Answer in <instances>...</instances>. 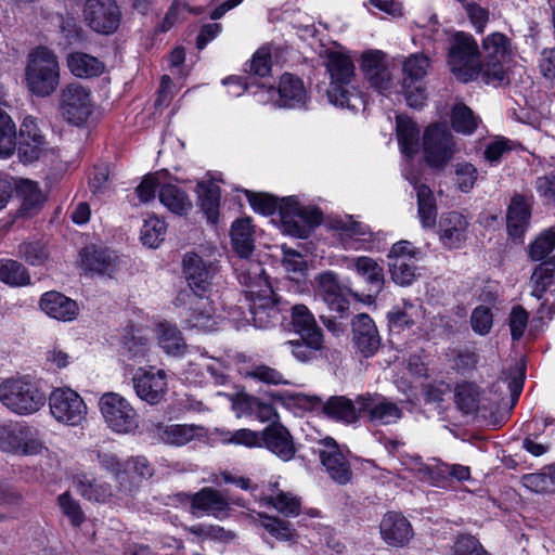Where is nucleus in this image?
<instances>
[{
  "label": "nucleus",
  "mask_w": 555,
  "mask_h": 555,
  "mask_svg": "<svg viewBox=\"0 0 555 555\" xmlns=\"http://www.w3.org/2000/svg\"><path fill=\"white\" fill-rule=\"evenodd\" d=\"M525 380L524 366L520 363L512 365L507 373L501 379V383L506 386L511 393L513 403L517 401L519 395L522 391Z\"/></svg>",
  "instance_id": "63"
},
{
  "label": "nucleus",
  "mask_w": 555,
  "mask_h": 555,
  "mask_svg": "<svg viewBox=\"0 0 555 555\" xmlns=\"http://www.w3.org/2000/svg\"><path fill=\"white\" fill-rule=\"evenodd\" d=\"M83 267L99 274H111L116 268L114 251L98 246H87L81 253Z\"/></svg>",
  "instance_id": "35"
},
{
  "label": "nucleus",
  "mask_w": 555,
  "mask_h": 555,
  "mask_svg": "<svg viewBox=\"0 0 555 555\" xmlns=\"http://www.w3.org/2000/svg\"><path fill=\"white\" fill-rule=\"evenodd\" d=\"M531 207L527 198L516 195L512 198L507 209L506 224L511 236L520 237L529 227Z\"/></svg>",
  "instance_id": "33"
},
{
  "label": "nucleus",
  "mask_w": 555,
  "mask_h": 555,
  "mask_svg": "<svg viewBox=\"0 0 555 555\" xmlns=\"http://www.w3.org/2000/svg\"><path fill=\"white\" fill-rule=\"evenodd\" d=\"M457 151L453 135L444 125H434L426 130L424 155L430 167L443 168Z\"/></svg>",
  "instance_id": "10"
},
{
  "label": "nucleus",
  "mask_w": 555,
  "mask_h": 555,
  "mask_svg": "<svg viewBox=\"0 0 555 555\" xmlns=\"http://www.w3.org/2000/svg\"><path fill=\"white\" fill-rule=\"evenodd\" d=\"M262 446L285 462L291 461L296 453L293 436L280 423H273L262 430Z\"/></svg>",
  "instance_id": "28"
},
{
  "label": "nucleus",
  "mask_w": 555,
  "mask_h": 555,
  "mask_svg": "<svg viewBox=\"0 0 555 555\" xmlns=\"http://www.w3.org/2000/svg\"><path fill=\"white\" fill-rule=\"evenodd\" d=\"M83 17L92 30L109 35L117 30L121 13L114 0H86Z\"/></svg>",
  "instance_id": "14"
},
{
  "label": "nucleus",
  "mask_w": 555,
  "mask_h": 555,
  "mask_svg": "<svg viewBox=\"0 0 555 555\" xmlns=\"http://www.w3.org/2000/svg\"><path fill=\"white\" fill-rule=\"evenodd\" d=\"M250 218H241L231 228V243L236 259L249 258L255 249L254 228Z\"/></svg>",
  "instance_id": "36"
},
{
  "label": "nucleus",
  "mask_w": 555,
  "mask_h": 555,
  "mask_svg": "<svg viewBox=\"0 0 555 555\" xmlns=\"http://www.w3.org/2000/svg\"><path fill=\"white\" fill-rule=\"evenodd\" d=\"M352 343L364 357H373L380 347V336L373 319L366 313L357 314L351 321Z\"/></svg>",
  "instance_id": "23"
},
{
  "label": "nucleus",
  "mask_w": 555,
  "mask_h": 555,
  "mask_svg": "<svg viewBox=\"0 0 555 555\" xmlns=\"http://www.w3.org/2000/svg\"><path fill=\"white\" fill-rule=\"evenodd\" d=\"M447 474L456 478L457 480H467L470 477L468 466L453 465L451 467L436 463L434 466L418 464V479L438 482Z\"/></svg>",
  "instance_id": "45"
},
{
  "label": "nucleus",
  "mask_w": 555,
  "mask_h": 555,
  "mask_svg": "<svg viewBox=\"0 0 555 555\" xmlns=\"http://www.w3.org/2000/svg\"><path fill=\"white\" fill-rule=\"evenodd\" d=\"M166 232V223L159 218L152 216L144 220L141 229V241L145 246L156 248L165 240Z\"/></svg>",
  "instance_id": "56"
},
{
  "label": "nucleus",
  "mask_w": 555,
  "mask_h": 555,
  "mask_svg": "<svg viewBox=\"0 0 555 555\" xmlns=\"http://www.w3.org/2000/svg\"><path fill=\"white\" fill-rule=\"evenodd\" d=\"M323 412L328 417L347 424L354 423L359 417L353 402L345 397H332L323 405Z\"/></svg>",
  "instance_id": "47"
},
{
  "label": "nucleus",
  "mask_w": 555,
  "mask_h": 555,
  "mask_svg": "<svg viewBox=\"0 0 555 555\" xmlns=\"http://www.w3.org/2000/svg\"><path fill=\"white\" fill-rule=\"evenodd\" d=\"M0 401L17 414L37 412L46 401V396L36 385L24 378L7 379L0 385Z\"/></svg>",
  "instance_id": "7"
},
{
  "label": "nucleus",
  "mask_w": 555,
  "mask_h": 555,
  "mask_svg": "<svg viewBox=\"0 0 555 555\" xmlns=\"http://www.w3.org/2000/svg\"><path fill=\"white\" fill-rule=\"evenodd\" d=\"M382 539L390 546L402 547L413 537L410 521L400 513L388 512L379 524Z\"/></svg>",
  "instance_id": "29"
},
{
  "label": "nucleus",
  "mask_w": 555,
  "mask_h": 555,
  "mask_svg": "<svg viewBox=\"0 0 555 555\" xmlns=\"http://www.w3.org/2000/svg\"><path fill=\"white\" fill-rule=\"evenodd\" d=\"M284 346L300 362H310L318 358V353L323 351L324 336L318 334H308L299 336L298 339L287 340Z\"/></svg>",
  "instance_id": "38"
},
{
  "label": "nucleus",
  "mask_w": 555,
  "mask_h": 555,
  "mask_svg": "<svg viewBox=\"0 0 555 555\" xmlns=\"http://www.w3.org/2000/svg\"><path fill=\"white\" fill-rule=\"evenodd\" d=\"M291 324L294 332L299 336L318 334L323 335L322 328L318 325L314 314L304 304H296L289 308Z\"/></svg>",
  "instance_id": "43"
},
{
  "label": "nucleus",
  "mask_w": 555,
  "mask_h": 555,
  "mask_svg": "<svg viewBox=\"0 0 555 555\" xmlns=\"http://www.w3.org/2000/svg\"><path fill=\"white\" fill-rule=\"evenodd\" d=\"M399 92L410 107H416V55L411 54L402 63V78Z\"/></svg>",
  "instance_id": "48"
},
{
  "label": "nucleus",
  "mask_w": 555,
  "mask_h": 555,
  "mask_svg": "<svg viewBox=\"0 0 555 555\" xmlns=\"http://www.w3.org/2000/svg\"><path fill=\"white\" fill-rule=\"evenodd\" d=\"M414 306L412 302H404L402 308L395 307L387 313L388 326L391 334H403L412 330L414 325L413 318Z\"/></svg>",
  "instance_id": "51"
},
{
  "label": "nucleus",
  "mask_w": 555,
  "mask_h": 555,
  "mask_svg": "<svg viewBox=\"0 0 555 555\" xmlns=\"http://www.w3.org/2000/svg\"><path fill=\"white\" fill-rule=\"evenodd\" d=\"M16 195L21 202L18 215L21 217H31L42 208L46 196L36 182L30 180H21L15 183Z\"/></svg>",
  "instance_id": "34"
},
{
  "label": "nucleus",
  "mask_w": 555,
  "mask_h": 555,
  "mask_svg": "<svg viewBox=\"0 0 555 555\" xmlns=\"http://www.w3.org/2000/svg\"><path fill=\"white\" fill-rule=\"evenodd\" d=\"M360 68L372 88L380 93L389 91L392 78L387 55L382 50H366L361 54Z\"/></svg>",
  "instance_id": "17"
},
{
  "label": "nucleus",
  "mask_w": 555,
  "mask_h": 555,
  "mask_svg": "<svg viewBox=\"0 0 555 555\" xmlns=\"http://www.w3.org/2000/svg\"><path fill=\"white\" fill-rule=\"evenodd\" d=\"M101 414L113 431L129 434L138 427V413L131 403L117 392H105L99 401Z\"/></svg>",
  "instance_id": "8"
},
{
  "label": "nucleus",
  "mask_w": 555,
  "mask_h": 555,
  "mask_svg": "<svg viewBox=\"0 0 555 555\" xmlns=\"http://www.w3.org/2000/svg\"><path fill=\"white\" fill-rule=\"evenodd\" d=\"M160 203L171 212L183 216L192 209V202L186 193L175 184H165L158 190Z\"/></svg>",
  "instance_id": "44"
},
{
  "label": "nucleus",
  "mask_w": 555,
  "mask_h": 555,
  "mask_svg": "<svg viewBox=\"0 0 555 555\" xmlns=\"http://www.w3.org/2000/svg\"><path fill=\"white\" fill-rule=\"evenodd\" d=\"M249 302V311L254 325L258 328H269L280 320L283 308L274 298V294H260L246 299Z\"/></svg>",
  "instance_id": "30"
},
{
  "label": "nucleus",
  "mask_w": 555,
  "mask_h": 555,
  "mask_svg": "<svg viewBox=\"0 0 555 555\" xmlns=\"http://www.w3.org/2000/svg\"><path fill=\"white\" fill-rule=\"evenodd\" d=\"M469 222L463 214L449 211L442 214L438 222V237L442 246L449 249L463 247L467 240Z\"/></svg>",
  "instance_id": "22"
},
{
  "label": "nucleus",
  "mask_w": 555,
  "mask_h": 555,
  "mask_svg": "<svg viewBox=\"0 0 555 555\" xmlns=\"http://www.w3.org/2000/svg\"><path fill=\"white\" fill-rule=\"evenodd\" d=\"M352 261L357 273L365 279L369 287L367 292L362 294L352 289H348V292L356 299L371 304L383 289L384 270L373 258L366 256L357 257Z\"/></svg>",
  "instance_id": "24"
},
{
  "label": "nucleus",
  "mask_w": 555,
  "mask_h": 555,
  "mask_svg": "<svg viewBox=\"0 0 555 555\" xmlns=\"http://www.w3.org/2000/svg\"><path fill=\"white\" fill-rule=\"evenodd\" d=\"M182 272L189 289L181 292L210 294L219 275V267L214 261L206 260L194 251H189L182 259Z\"/></svg>",
  "instance_id": "9"
},
{
  "label": "nucleus",
  "mask_w": 555,
  "mask_h": 555,
  "mask_svg": "<svg viewBox=\"0 0 555 555\" xmlns=\"http://www.w3.org/2000/svg\"><path fill=\"white\" fill-rule=\"evenodd\" d=\"M59 506L64 516H66L74 527H79L85 521V513L80 504L68 492L57 498Z\"/></svg>",
  "instance_id": "64"
},
{
  "label": "nucleus",
  "mask_w": 555,
  "mask_h": 555,
  "mask_svg": "<svg viewBox=\"0 0 555 555\" xmlns=\"http://www.w3.org/2000/svg\"><path fill=\"white\" fill-rule=\"evenodd\" d=\"M67 66L79 78L95 77L104 70V64L99 59L83 52L70 53L67 56Z\"/></svg>",
  "instance_id": "42"
},
{
  "label": "nucleus",
  "mask_w": 555,
  "mask_h": 555,
  "mask_svg": "<svg viewBox=\"0 0 555 555\" xmlns=\"http://www.w3.org/2000/svg\"><path fill=\"white\" fill-rule=\"evenodd\" d=\"M166 373L163 370L138 369L132 377L137 396L150 404H157L166 393Z\"/></svg>",
  "instance_id": "21"
},
{
  "label": "nucleus",
  "mask_w": 555,
  "mask_h": 555,
  "mask_svg": "<svg viewBox=\"0 0 555 555\" xmlns=\"http://www.w3.org/2000/svg\"><path fill=\"white\" fill-rule=\"evenodd\" d=\"M448 65L453 76L462 82L481 77L478 46L470 35L459 33L454 36L449 49Z\"/></svg>",
  "instance_id": "5"
},
{
  "label": "nucleus",
  "mask_w": 555,
  "mask_h": 555,
  "mask_svg": "<svg viewBox=\"0 0 555 555\" xmlns=\"http://www.w3.org/2000/svg\"><path fill=\"white\" fill-rule=\"evenodd\" d=\"M546 292H555V256L539 264L531 275V295L541 299Z\"/></svg>",
  "instance_id": "41"
},
{
  "label": "nucleus",
  "mask_w": 555,
  "mask_h": 555,
  "mask_svg": "<svg viewBox=\"0 0 555 555\" xmlns=\"http://www.w3.org/2000/svg\"><path fill=\"white\" fill-rule=\"evenodd\" d=\"M26 67L27 87L37 96H49L60 83V66L56 55L46 47L37 48Z\"/></svg>",
  "instance_id": "4"
},
{
  "label": "nucleus",
  "mask_w": 555,
  "mask_h": 555,
  "mask_svg": "<svg viewBox=\"0 0 555 555\" xmlns=\"http://www.w3.org/2000/svg\"><path fill=\"white\" fill-rule=\"evenodd\" d=\"M203 427L194 424H170L158 426L160 440L171 446H184L203 435Z\"/></svg>",
  "instance_id": "40"
},
{
  "label": "nucleus",
  "mask_w": 555,
  "mask_h": 555,
  "mask_svg": "<svg viewBox=\"0 0 555 555\" xmlns=\"http://www.w3.org/2000/svg\"><path fill=\"white\" fill-rule=\"evenodd\" d=\"M49 406L52 416L60 423L77 426L86 418L87 405L82 398L70 388H57L50 395Z\"/></svg>",
  "instance_id": "12"
},
{
  "label": "nucleus",
  "mask_w": 555,
  "mask_h": 555,
  "mask_svg": "<svg viewBox=\"0 0 555 555\" xmlns=\"http://www.w3.org/2000/svg\"><path fill=\"white\" fill-rule=\"evenodd\" d=\"M15 124L10 115L0 112V157H10L17 147Z\"/></svg>",
  "instance_id": "52"
},
{
  "label": "nucleus",
  "mask_w": 555,
  "mask_h": 555,
  "mask_svg": "<svg viewBox=\"0 0 555 555\" xmlns=\"http://www.w3.org/2000/svg\"><path fill=\"white\" fill-rule=\"evenodd\" d=\"M396 138L402 155V175L416 189L414 157L416 155V122L406 115L396 117Z\"/></svg>",
  "instance_id": "13"
},
{
  "label": "nucleus",
  "mask_w": 555,
  "mask_h": 555,
  "mask_svg": "<svg viewBox=\"0 0 555 555\" xmlns=\"http://www.w3.org/2000/svg\"><path fill=\"white\" fill-rule=\"evenodd\" d=\"M149 352V341L145 337L128 333L122 338L121 354L128 360L142 362Z\"/></svg>",
  "instance_id": "58"
},
{
  "label": "nucleus",
  "mask_w": 555,
  "mask_h": 555,
  "mask_svg": "<svg viewBox=\"0 0 555 555\" xmlns=\"http://www.w3.org/2000/svg\"><path fill=\"white\" fill-rule=\"evenodd\" d=\"M318 292L327 307L344 317L349 310V300L346 292L349 294V288H344L338 281L337 275L332 272H323L317 278Z\"/></svg>",
  "instance_id": "27"
},
{
  "label": "nucleus",
  "mask_w": 555,
  "mask_h": 555,
  "mask_svg": "<svg viewBox=\"0 0 555 555\" xmlns=\"http://www.w3.org/2000/svg\"><path fill=\"white\" fill-rule=\"evenodd\" d=\"M315 452L330 477L339 485L348 483L352 469L339 444L332 437L319 441Z\"/></svg>",
  "instance_id": "15"
},
{
  "label": "nucleus",
  "mask_w": 555,
  "mask_h": 555,
  "mask_svg": "<svg viewBox=\"0 0 555 555\" xmlns=\"http://www.w3.org/2000/svg\"><path fill=\"white\" fill-rule=\"evenodd\" d=\"M359 413L366 415L375 425L396 423L402 416L399 406L379 393H365L357 398Z\"/></svg>",
  "instance_id": "19"
},
{
  "label": "nucleus",
  "mask_w": 555,
  "mask_h": 555,
  "mask_svg": "<svg viewBox=\"0 0 555 555\" xmlns=\"http://www.w3.org/2000/svg\"><path fill=\"white\" fill-rule=\"evenodd\" d=\"M339 229L359 243V246L356 248H363L365 250L373 248V233L366 224L350 218L341 222Z\"/></svg>",
  "instance_id": "57"
},
{
  "label": "nucleus",
  "mask_w": 555,
  "mask_h": 555,
  "mask_svg": "<svg viewBox=\"0 0 555 555\" xmlns=\"http://www.w3.org/2000/svg\"><path fill=\"white\" fill-rule=\"evenodd\" d=\"M231 503L242 505L238 501L229 499L221 491L212 487H205L192 496L191 507L218 519H224L229 516Z\"/></svg>",
  "instance_id": "25"
},
{
  "label": "nucleus",
  "mask_w": 555,
  "mask_h": 555,
  "mask_svg": "<svg viewBox=\"0 0 555 555\" xmlns=\"http://www.w3.org/2000/svg\"><path fill=\"white\" fill-rule=\"evenodd\" d=\"M59 109L69 124L80 126L92 113L91 94L79 83H69L60 93Z\"/></svg>",
  "instance_id": "11"
},
{
  "label": "nucleus",
  "mask_w": 555,
  "mask_h": 555,
  "mask_svg": "<svg viewBox=\"0 0 555 555\" xmlns=\"http://www.w3.org/2000/svg\"><path fill=\"white\" fill-rule=\"evenodd\" d=\"M418 218L425 229L436 225V201L433 192L425 185L418 186Z\"/></svg>",
  "instance_id": "54"
},
{
  "label": "nucleus",
  "mask_w": 555,
  "mask_h": 555,
  "mask_svg": "<svg viewBox=\"0 0 555 555\" xmlns=\"http://www.w3.org/2000/svg\"><path fill=\"white\" fill-rule=\"evenodd\" d=\"M241 406L244 412L255 416L261 422L274 421L279 416L271 403L263 402L256 397H246L241 401Z\"/></svg>",
  "instance_id": "59"
},
{
  "label": "nucleus",
  "mask_w": 555,
  "mask_h": 555,
  "mask_svg": "<svg viewBox=\"0 0 555 555\" xmlns=\"http://www.w3.org/2000/svg\"><path fill=\"white\" fill-rule=\"evenodd\" d=\"M16 142L18 156L23 162L31 163L39 158L46 140L34 117L26 116L24 118Z\"/></svg>",
  "instance_id": "26"
},
{
  "label": "nucleus",
  "mask_w": 555,
  "mask_h": 555,
  "mask_svg": "<svg viewBox=\"0 0 555 555\" xmlns=\"http://www.w3.org/2000/svg\"><path fill=\"white\" fill-rule=\"evenodd\" d=\"M198 188V202L201 209L206 215L207 219L215 223L218 219V208L220 202L219 189L215 185H206L199 183Z\"/></svg>",
  "instance_id": "53"
},
{
  "label": "nucleus",
  "mask_w": 555,
  "mask_h": 555,
  "mask_svg": "<svg viewBox=\"0 0 555 555\" xmlns=\"http://www.w3.org/2000/svg\"><path fill=\"white\" fill-rule=\"evenodd\" d=\"M233 268L236 278L244 291L245 299L264 294H272L273 289L270 285L264 269L259 261L250 258H242L233 260Z\"/></svg>",
  "instance_id": "16"
},
{
  "label": "nucleus",
  "mask_w": 555,
  "mask_h": 555,
  "mask_svg": "<svg viewBox=\"0 0 555 555\" xmlns=\"http://www.w3.org/2000/svg\"><path fill=\"white\" fill-rule=\"evenodd\" d=\"M249 205L257 212L273 215L279 210L285 230L298 237H308L312 229L321 223L322 212L319 208L301 205L295 196L280 202L269 194L245 191Z\"/></svg>",
  "instance_id": "1"
},
{
  "label": "nucleus",
  "mask_w": 555,
  "mask_h": 555,
  "mask_svg": "<svg viewBox=\"0 0 555 555\" xmlns=\"http://www.w3.org/2000/svg\"><path fill=\"white\" fill-rule=\"evenodd\" d=\"M90 460L96 462L102 469L113 474L118 483V474L122 473L124 462H120L114 452L102 449L94 450L90 453Z\"/></svg>",
  "instance_id": "62"
},
{
  "label": "nucleus",
  "mask_w": 555,
  "mask_h": 555,
  "mask_svg": "<svg viewBox=\"0 0 555 555\" xmlns=\"http://www.w3.org/2000/svg\"><path fill=\"white\" fill-rule=\"evenodd\" d=\"M266 500L279 513L287 517H296L300 514L301 501L289 492L279 490L276 493L267 496Z\"/></svg>",
  "instance_id": "55"
},
{
  "label": "nucleus",
  "mask_w": 555,
  "mask_h": 555,
  "mask_svg": "<svg viewBox=\"0 0 555 555\" xmlns=\"http://www.w3.org/2000/svg\"><path fill=\"white\" fill-rule=\"evenodd\" d=\"M184 328L214 331L217 326L216 308L210 294L179 292L173 300Z\"/></svg>",
  "instance_id": "3"
},
{
  "label": "nucleus",
  "mask_w": 555,
  "mask_h": 555,
  "mask_svg": "<svg viewBox=\"0 0 555 555\" xmlns=\"http://www.w3.org/2000/svg\"><path fill=\"white\" fill-rule=\"evenodd\" d=\"M522 486L538 494L555 491V466H546L540 472L526 474L521 477Z\"/></svg>",
  "instance_id": "46"
},
{
  "label": "nucleus",
  "mask_w": 555,
  "mask_h": 555,
  "mask_svg": "<svg viewBox=\"0 0 555 555\" xmlns=\"http://www.w3.org/2000/svg\"><path fill=\"white\" fill-rule=\"evenodd\" d=\"M270 93H278V104L281 107L297 108L306 104L307 93L302 81L292 74H284L280 79L278 90L270 87Z\"/></svg>",
  "instance_id": "31"
},
{
  "label": "nucleus",
  "mask_w": 555,
  "mask_h": 555,
  "mask_svg": "<svg viewBox=\"0 0 555 555\" xmlns=\"http://www.w3.org/2000/svg\"><path fill=\"white\" fill-rule=\"evenodd\" d=\"M18 256L28 264L38 267L46 263L49 253L40 242H24L18 246Z\"/></svg>",
  "instance_id": "61"
},
{
  "label": "nucleus",
  "mask_w": 555,
  "mask_h": 555,
  "mask_svg": "<svg viewBox=\"0 0 555 555\" xmlns=\"http://www.w3.org/2000/svg\"><path fill=\"white\" fill-rule=\"evenodd\" d=\"M159 347L169 356L181 357L188 350L182 332L176 324L162 322L156 328Z\"/></svg>",
  "instance_id": "37"
},
{
  "label": "nucleus",
  "mask_w": 555,
  "mask_h": 555,
  "mask_svg": "<svg viewBox=\"0 0 555 555\" xmlns=\"http://www.w3.org/2000/svg\"><path fill=\"white\" fill-rule=\"evenodd\" d=\"M0 281L11 286H25L30 283V275L21 262L0 259Z\"/></svg>",
  "instance_id": "50"
},
{
  "label": "nucleus",
  "mask_w": 555,
  "mask_h": 555,
  "mask_svg": "<svg viewBox=\"0 0 555 555\" xmlns=\"http://www.w3.org/2000/svg\"><path fill=\"white\" fill-rule=\"evenodd\" d=\"M555 249V232L550 229L542 232L529 246V256L533 261L544 260Z\"/></svg>",
  "instance_id": "60"
},
{
  "label": "nucleus",
  "mask_w": 555,
  "mask_h": 555,
  "mask_svg": "<svg viewBox=\"0 0 555 555\" xmlns=\"http://www.w3.org/2000/svg\"><path fill=\"white\" fill-rule=\"evenodd\" d=\"M73 483L77 493L88 501L105 503L114 496L111 485L91 479L86 474L76 475Z\"/></svg>",
  "instance_id": "39"
},
{
  "label": "nucleus",
  "mask_w": 555,
  "mask_h": 555,
  "mask_svg": "<svg viewBox=\"0 0 555 555\" xmlns=\"http://www.w3.org/2000/svg\"><path fill=\"white\" fill-rule=\"evenodd\" d=\"M450 119L452 128L462 134H472L479 122L478 117L463 102L454 103L451 108Z\"/></svg>",
  "instance_id": "49"
},
{
  "label": "nucleus",
  "mask_w": 555,
  "mask_h": 555,
  "mask_svg": "<svg viewBox=\"0 0 555 555\" xmlns=\"http://www.w3.org/2000/svg\"><path fill=\"white\" fill-rule=\"evenodd\" d=\"M153 476V468L143 456H135L124 462L122 473L118 474L116 500L124 501L133 496L143 479Z\"/></svg>",
  "instance_id": "20"
},
{
  "label": "nucleus",
  "mask_w": 555,
  "mask_h": 555,
  "mask_svg": "<svg viewBox=\"0 0 555 555\" xmlns=\"http://www.w3.org/2000/svg\"><path fill=\"white\" fill-rule=\"evenodd\" d=\"M481 79L487 85H501L506 78V65L512 50L508 38L501 33H492L482 41Z\"/></svg>",
  "instance_id": "6"
},
{
  "label": "nucleus",
  "mask_w": 555,
  "mask_h": 555,
  "mask_svg": "<svg viewBox=\"0 0 555 555\" xmlns=\"http://www.w3.org/2000/svg\"><path fill=\"white\" fill-rule=\"evenodd\" d=\"M40 308L50 318L64 322L76 319L79 311L75 300L53 291L41 296Z\"/></svg>",
  "instance_id": "32"
},
{
  "label": "nucleus",
  "mask_w": 555,
  "mask_h": 555,
  "mask_svg": "<svg viewBox=\"0 0 555 555\" xmlns=\"http://www.w3.org/2000/svg\"><path fill=\"white\" fill-rule=\"evenodd\" d=\"M324 65L331 77L328 101L338 107L357 109L361 99L352 86L356 67L351 57L341 51L327 50Z\"/></svg>",
  "instance_id": "2"
},
{
  "label": "nucleus",
  "mask_w": 555,
  "mask_h": 555,
  "mask_svg": "<svg viewBox=\"0 0 555 555\" xmlns=\"http://www.w3.org/2000/svg\"><path fill=\"white\" fill-rule=\"evenodd\" d=\"M389 271L391 279L401 286L411 285L415 278V249L409 241H400L392 245L389 254Z\"/></svg>",
  "instance_id": "18"
}]
</instances>
